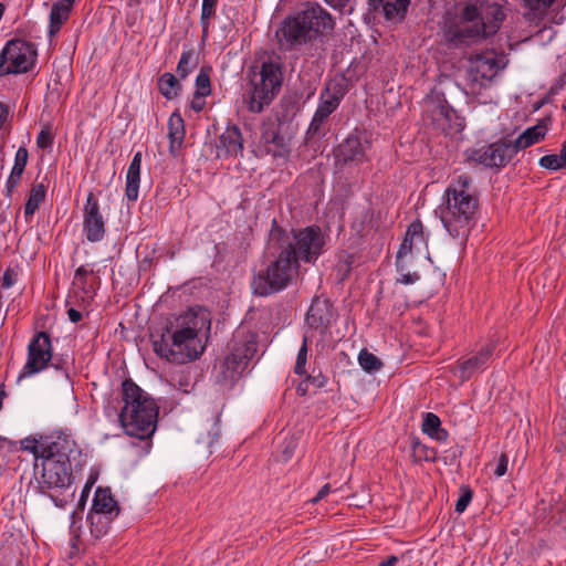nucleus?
Returning a JSON list of instances; mask_svg holds the SVG:
<instances>
[{"instance_id": "23", "label": "nucleus", "mask_w": 566, "mask_h": 566, "mask_svg": "<svg viewBox=\"0 0 566 566\" xmlns=\"http://www.w3.org/2000/svg\"><path fill=\"white\" fill-rule=\"evenodd\" d=\"M365 157V145L361 143L359 136L354 134L344 139L336 150V158L343 164H359L364 161Z\"/></svg>"}, {"instance_id": "4", "label": "nucleus", "mask_w": 566, "mask_h": 566, "mask_svg": "<svg viewBox=\"0 0 566 566\" xmlns=\"http://www.w3.org/2000/svg\"><path fill=\"white\" fill-rule=\"evenodd\" d=\"M472 181L469 175L452 179L446 190V201L440 207L441 222L455 239L469 232L479 207V198L471 190Z\"/></svg>"}, {"instance_id": "28", "label": "nucleus", "mask_w": 566, "mask_h": 566, "mask_svg": "<svg viewBox=\"0 0 566 566\" xmlns=\"http://www.w3.org/2000/svg\"><path fill=\"white\" fill-rule=\"evenodd\" d=\"M92 510L96 514H108L117 516L119 513L118 503L114 500L108 488H98L95 491Z\"/></svg>"}, {"instance_id": "1", "label": "nucleus", "mask_w": 566, "mask_h": 566, "mask_svg": "<svg viewBox=\"0 0 566 566\" xmlns=\"http://www.w3.org/2000/svg\"><path fill=\"white\" fill-rule=\"evenodd\" d=\"M210 329V314L207 310L189 308L170 323L158 338L153 339L154 352L175 364H185L197 359L203 352V347H196L198 334L203 329Z\"/></svg>"}, {"instance_id": "38", "label": "nucleus", "mask_w": 566, "mask_h": 566, "mask_svg": "<svg viewBox=\"0 0 566 566\" xmlns=\"http://www.w3.org/2000/svg\"><path fill=\"white\" fill-rule=\"evenodd\" d=\"M210 67H201L199 74L196 77V92L198 96H208L211 93L210 86Z\"/></svg>"}, {"instance_id": "57", "label": "nucleus", "mask_w": 566, "mask_h": 566, "mask_svg": "<svg viewBox=\"0 0 566 566\" xmlns=\"http://www.w3.org/2000/svg\"><path fill=\"white\" fill-rule=\"evenodd\" d=\"M331 492V485L326 483L321 488V490L317 492L316 496L311 500L312 503H317L322 499H324L328 493Z\"/></svg>"}, {"instance_id": "31", "label": "nucleus", "mask_w": 566, "mask_h": 566, "mask_svg": "<svg viewBox=\"0 0 566 566\" xmlns=\"http://www.w3.org/2000/svg\"><path fill=\"white\" fill-rule=\"evenodd\" d=\"M55 440V437L40 436L39 438L28 437L21 440V450L29 451L34 455L35 462L42 460L45 455L46 448Z\"/></svg>"}, {"instance_id": "33", "label": "nucleus", "mask_w": 566, "mask_h": 566, "mask_svg": "<svg viewBox=\"0 0 566 566\" xmlns=\"http://www.w3.org/2000/svg\"><path fill=\"white\" fill-rule=\"evenodd\" d=\"M199 63V56L196 53L195 49L185 50L181 53L180 60L177 64V74L180 80L186 78L192 70L197 67Z\"/></svg>"}, {"instance_id": "51", "label": "nucleus", "mask_w": 566, "mask_h": 566, "mask_svg": "<svg viewBox=\"0 0 566 566\" xmlns=\"http://www.w3.org/2000/svg\"><path fill=\"white\" fill-rule=\"evenodd\" d=\"M14 277H15V273L13 272V270L7 269L2 276L1 286L3 289L11 287L14 284Z\"/></svg>"}, {"instance_id": "6", "label": "nucleus", "mask_w": 566, "mask_h": 566, "mask_svg": "<svg viewBox=\"0 0 566 566\" xmlns=\"http://www.w3.org/2000/svg\"><path fill=\"white\" fill-rule=\"evenodd\" d=\"M325 243V235L317 226L286 230L276 219L272 220L269 248L284 250L298 265L300 262L314 263L322 254Z\"/></svg>"}, {"instance_id": "46", "label": "nucleus", "mask_w": 566, "mask_h": 566, "mask_svg": "<svg viewBox=\"0 0 566 566\" xmlns=\"http://www.w3.org/2000/svg\"><path fill=\"white\" fill-rule=\"evenodd\" d=\"M354 262V255L348 253H342L338 258L337 268L339 272H343L342 280L349 273L352 264Z\"/></svg>"}, {"instance_id": "59", "label": "nucleus", "mask_w": 566, "mask_h": 566, "mask_svg": "<svg viewBox=\"0 0 566 566\" xmlns=\"http://www.w3.org/2000/svg\"><path fill=\"white\" fill-rule=\"evenodd\" d=\"M67 316H69V319L72 322V323H77L81 321L82 318V314L81 312H78L77 310L71 307L69 308L67 311Z\"/></svg>"}, {"instance_id": "41", "label": "nucleus", "mask_w": 566, "mask_h": 566, "mask_svg": "<svg viewBox=\"0 0 566 566\" xmlns=\"http://www.w3.org/2000/svg\"><path fill=\"white\" fill-rule=\"evenodd\" d=\"M305 378L307 382H310L312 392L314 394L324 388L328 382V378L319 370L316 374L315 370H313L311 374L306 375Z\"/></svg>"}, {"instance_id": "54", "label": "nucleus", "mask_w": 566, "mask_h": 566, "mask_svg": "<svg viewBox=\"0 0 566 566\" xmlns=\"http://www.w3.org/2000/svg\"><path fill=\"white\" fill-rule=\"evenodd\" d=\"M203 97L205 96H198L197 93H193V98L190 103V106L195 112L199 113L203 109V107H205Z\"/></svg>"}, {"instance_id": "55", "label": "nucleus", "mask_w": 566, "mask_h": 566, "mask_svg": "<svg viewBox=\"0 0 566 566\" xmlns=\"http://www.w3.org/2000/svg\"><path fill=\"white\" fill-rule=\"evenodd\" d=\"M419 274L417 272H413L401 274V277L398 281L402 284H413L417 281H419Z\"/></svg>"}, {"instance_id": "47", "label": "nucleus", "mask_w": 566, "mask_h": 566, "mask_svg": "<svg viewBox=\"0 0 566 566\" xmlns=\"http://www.w3.org/2000/svg\"><path fill=\"white\" fill-rule=\"evenodd\" d=\"M422 230H423V227H422L421 221L416 220V221L411 222L410 226L408 227L407 232H406V238H411V241L413 240L415 237L421 238Z\"/></svg>"}, {"instance_id": "37", "label": "nucleus", "mask_w": 566, "mask_h": 566, "mask_svg": "<svg viewBox=\"0 0 566 566\" xmlns=\"http://www.w3.org/2000/svg\"><path fill=\"white\" fill-rule=\"evenodd\" d=\"M218 0H202L200 24L202 28V35L206 36L209 31V20L216 14V7Z\"/></svg>"}, {"instance_id": "11", "label": "nucleus", "mask_w": 566, "mask_h": 566, "mask_svg": "<svg viewBox=\"0 0 566 566\" xmlns=\"http://www.w3.org/2000/svg\"><path fill=\"white\" fill-rule=\"evenodd\" d=\"M256 338L251 335L248 338L235 342L231 353L221 365V380L233 382L239 379L256 353Z\"/></svg>"}, {"instance_id": "63", "label": "nucleus", "mask_w": 566, "mask_h": 566, "mask_svg": "<svg viewBox=\"0 0 566 566\" xmlns=\"http://www.w3.org/2000/svg\"><path fill=\"white\" fill-rule=\"evenodd\" d=\"M116 412H117V407H116V406H114V407H112V408H108V410H107V416H108V417H112V416H113V413H116Z\"/></svg>"}, {"instance_id": "32", "label": "nucleus", "mask_w": 566, "mask_h": 566, "mask_svg": "<svg viewBox=\"0 0 566 566\" xmlns=\"http://www.w3.org/2000/svg\"><path fill=\"white\" fill-rule=\"evenodd\" d=\"M422 431L438 441H446L448 438V431L441 428L440 418L432 412L426 413L422 421Z\"/></svg>"}, {"instance_id": "18", "label": "nucleus", "mask_w": 566, "mask_h": 566, "mask_svg": "<svg viewBox=\"0 0 566 566\" xmlns=\"http://www.w3.org/2000/svg\"><path fill=\"white\" fill-rule=\"evenodd\" d=\"M432 123L444 134L459 133L463 129V118L448 104L444 98L430 101L428 104Z\"/></svg>"}, {"instance_id": "42", "label": "nucleus", "mask_w": 566, "mask_h": 566, "mask_svg": "<svg viewBox=\"0 0 566 566\" xmlns=\"http://www.w3.org/2000/svg\"><path fill=\"white\" fill-rule=\"evenodd\" d=\"M525 8L533 12H545L556 0H522Z\"/></svg>"}, {"instance_id": "22", "label": "nucleus", "mask_w": 566, "mask_h": 566, "mask_svg": "<svg viewBox=\"0 0 566 566\" xmlns=\"http://www.w3.org/2000/svg\"><path fill=\"white\" fill-rule=\"evenodd\" d=\"M243 151V137L238 126H228L219 137L217 157L228 158Z\"/></svg>"}, {"instance_id": "3", "label": "nucleus", "mask_w": 566, "mask_h": 566, "mask_svg": "<svg viewBox=\"0 0 566 566\" xmlns=\"http://www.w3.org/2000/svg\"><path fill=\"white\" fill-rule=\"evenodd\" d=\"M122 400L125 406L117 413L126 434L140 440L151 437L156 430L159 407L133 379L122 382Z\"/></svg>"}, {"instance_id": "7", "label": "nucleus", "mask_w": 566, "mask_h": 566, "mask_svg": "<svg viewBox=\"0 0 566 566\" xmlns=\"http://www.w3.org/2000/svg\"><path fill=\"white\" fill-rule=\"evenodd\" d=\"M480 11L473 3L463 7L454 3L446 9L440 22V30L448 45L469 46L483 39V28L479 27Z\"/></svg>"}, {"instance_id": "20", "label": "nucleus", "mask_w": 566, "mask_h": 566, "mask_svg": "<svg viewBox=\"0 0 566 566\" xmlns=\"http://www.w3.org/2000/svg\"><path fill=\"white\" fill-rule=\"evenodd\" d=\"M83 230L87 241L98 242L105 235V222L99 210L98 201L93 192H88L83 209Z\"/></svg>"}, {"instance_id": "52", "label": "nucleus", "mask_w": 566, "mask_h": 566, "mask_svg": "<svg viewBox=\"0 0 566 566\" xmlns=\"http://www.w3.org/2000/svg\"><path fill=\"white\" fill-rule=\"evenodd\" d=\"M412 250V241H411V238H406L403 239L400 248H399V251H398V254H397V259L399 260L400 258H402V255H406L408 253H410Z\"/></svg>"}, {"instance_id": "21", "label": "nucleus", "mask_w": 566, "mask_h": 566, "mask_svg": "<svg viewBox=\"0 0 566 566\" xmlns=\"http://www.w3.org/2000/svg\"><path fill=\"white\" fill-rule=\"evenodd\" d=\"M333 305L327 298L314 297L306 314V323L311 328L325 333L333 319Z\"/></svg>"}, {"instance_id": "29", "label": "nucleus", "mask_w": 566, "mask_h": 566, "mask_svg": "<svg viewBox=\"0 0 566 566\" xmlns=\"http://www.w3.org/2000/svg\"><path fill=\"white\" fill-rule=\"evenodd\" d=\"M75 0H62L53 3L50 12L49 34L55 35L69 19Z\"/></svg>"}, {"instance_id": "50", "label": "nucleus", "mask_w": 566, "mask_h": 566, "mask_svg": "<svg viewBox=\"0 0 566 566\" xmlns=\"http://www.w3.org/2000/svg\"><path fill=\"white\" fill-rule=\"evenodd\" d=\"M22 172H17L14 170H11V174L7 180V190L8 193H10L20 182Z\"/></svg>"}, {"instance_id": "27", "label": "nucleus", "mask_w": 566, "mask_h": 566, "mask_svg": "<svg viewBox=\"0 0 566 566\" xmlns=\"http://www.w3.org/2000/svg\"><path fill=\"white\" fill-rule=\"evenodd\" d=\"M185 123L178 112L171 114L168 119V137H169V151L175 157L178 155L184 138H185Z\"/></svg>"}, {"instance_id": "9", "label": "nucleus", "mask_w": 566, "mask_h": 566, "mask_svg": "<svg viewBox=\"0 0 566 566\" xmlns=\"http://www.w3.org/2000/svg\"><path fill=\"white\" fill-rule=\"evenodd\" d=\"M282 67L274 61L263 62L260 71V81H252V91L249 101V111L261 113L277 95L282 85Z\"/></svg>"}, {"instance_id": "44", "label": "nucleus", "mask_w": 566, "mask_h": 566, "mask_svg": "<svg viewBox=\"0 0 566 566\" xmlns=\"http://www.w3.org/2000/svg\"><path fill=\"white\" fill-rule=\"evenodd\" d=\"M461 490L462 494L458 499L454 507L457 513H463L468 505L470 504L473 496V493L469 486H462Z\"/></svg>"}, {"instance_id": "5", "label": "nucleus", "mask_w": 566, "mask_h": 566, "mask_svg": "<svg viewBox=\"0 0 566 566\" xmlns=\"http://www.w3.org/2000/svg\"><path fill=\"white\" fill-rule=\"evenodd\" d=\"M75 441L57 434L46 448L40 462H34V475L41 493L51 489H67L72 484V458L76 453Z\"/></svg>"}, {"instance_id": "49", "label": "nucleus", "mask_w": 566, "mask_h": 566, "mask_svg": "<svg viewBox=\"0 0 566 566\" xmlns=\"http://www.w3.org/2000/svg\"><path fill=\"white\" fill-rule=\"evenodd\" d=\"M295 449H296L295 440L293 438L286 440V443L282 449L283 461L290 460L293 457Z\"/></svg>"}, {"instance_id": "60", "label": "nucleus", "mask_w": 566, "mask_h": 566, "mask_svg": "<svg viewBox=\"0 0 566 566\" xmlns=\"http://www.w3.org/2000/svg\"><path fill=\"white\" fill-rule=\"evenodd\" d=\"M8 115H9L8 106L0 102V128L4 125Z\"/></svg>"}, {"instance_id": "64", "label": "nucleus", "mask_w": 566, "mask_h": 566, "mask_svg": "<svg viewBox=\"0 0 566 566\" xmlns=\"http://www.w3.org/2000/svg\"><path fill=\"white\" fill-rule=\"evenodd\" d=\"M216 440V437H212L209 441H208V444L211 446L212 442Z\"/></svg>"}, {"instance_id": "48", "label": "nucleus", "mask_w": 566, "mask_h": 566, "mask_svg": "<svg viewBox=\"0 0 566 566\" xmlns=\"http://www.w3.org/2000/svg\"><path fill=\"white\" fill-rule=\"evenodd\" d=\"M507 464H509V458L505 453H501L499 460H497V463H496V468L494 470V474L496 476H503L506 471H507Z\"/></svg>"}, {"instance_id": "13", "label": "nucleus", "mask_w": 566, "mask_h": 566, "mask_svg": "<svg viewBox=\"0 0 566 566\" xmlns=\"http://www.w3.org/2000/svg\"><path fill=\"white\" fill-rule=\"evenodd\" d=\"M469 63L467 80L472 92L489 86L500 70L493 53L475 54L469 59Z\"/></svg>"}, {"instance_id": "25", "label": "nucleus", "mask_w": 566, "mask_h": 566, "mask_svg": "<svg viewBox=\"0 0 566 566\" xmlns=\"http://www.w3.org/2000/svg\"><path fill=\"white\" fill-rule=\"evenodd\" d=\"M548 119H541L536 125L526 128L514 142H511V145L514 147L515 153L521 149H525L539 140L544 139L548 127Z\"/></svg>"}, {"instance_id": "45", "label": "nucleus", "mask_w": 566, "mask_h": 566, "mask_svg": "<svg viewBox=\"0 0 566 566\" xmlns=\"http://www.w3.org/2000/svg\"><path fill=\"white\" fill-rule=\"evenodd\" d=\"M53 139L54 137L50 127H45L39 133L36 137V146L41 149H46L52 146Z\"/></svg>"}, {"instance_id": "26", "label": "nucleus", "mask_w": 566, "mask_h": 566, "mask_svg": "<svg viewBox=\"0 0 566 566\" xmlns=\"http://www.w3.org/2000/svg\"><path fill=\"white\" fill-rule=\"evenodd\" d=\"M142 159V151H137L134 155L126 172L125 195L129 201H136L138 199Z\"/></svg>"}, {"instance_id": "43", "label": "nucleus", "mask_w": 566, "mask_h": 566, "mask_svg": "<svg viewBox=\"0 0 566 566\" xmlns=\"http://www.w3.org/2000/svg\"><path fill=\"white\" fill-rule=\"evenodd\" d=\"M28 158H29L28 149L24 146L19 147L15 153L14 165L12 167V170L23 174L27 163H28Z\"/></svg>"}, {"instance_id": "16", "label": "nucleus", "mask_w": 566, "mask_h": 566, "mask_svg": "<svg viewBox=\"0 0 566 566\" xmlns=\"http://www.w3.org/2000/svg\"><path fill=\"white\" fill-rule=\"evenodd\" d=\"M261 145L266 155L274 160H289L291 154V140L281 134V125L269 120L261 128Z\"/></svg>"}, {"instance_id": "35", "label": "nucleus", "mask_w": 566, "mask_h": 566, "mask_svg": "<svg viewBox=\"0 0 566 566\" xmlns=\"http://www.w3.org/2000/svg\"><path fill=\"white\" fill-rule=\"evenodd\" d=\"M46 188L43 184L34 185L29 193L28 200L24 205V214L25 217L33 216L38 210L40 203L45 198Z\"/></svg>"}, {"instance_id": "53", "label": "nucleus", "mask_w": 566, "mask_h": 566, "mask_svg": "<svg viewBox=\"0 0 566 566\" xmlns=\"http://www.w3.org/2000/svg\"><path fill=\"white\" fill-rule=\"evenodd\" d=\"M93 273V270H87L84 265L80 266L75 271V280H78L82 285L86 284V275Z\"/></svg>"}, {"instance_id": "61", "label": "nucleus", "mask_w": 566, "mask_h": 566, "mask_svg": "<svg viewBox=\"0 0 566 566\" xmlns=\"http://www.w3.org/2000/svg\"><path fill=\"white\" fill-rule=\"evenodd\" d=\"M564 80L563 78H559L557 82H555L552 87L549 88V93L551 94H556L557 92H559L560 90H563L564 87Z\"/></svg>"}, {"instance_id": "10", "label": "nucleus", "mask_w": 566, "mask_h": 566, "mask_svg": "<svg viewBox=\"0 0 566 566\" xmlns=\"http://www.w3.org/2000/svg\"><path fill=\"white\" fill-rule=\"evenodd\" d=\"M35 57L33 43L21 39L8 41L0 53V76L27 73L35 63Z\"/></svg>"}, {"instance_id": "14", "label": "nucleus", "mask_w": 566, "mask_h": 566, "mask_svg": "<svg viewBox=\"0 0 566 566\" xmlns=\"http://www.w3.org/2000/svg\"><path fill=\"white\" fill-rule=\"evenodd\" d=\"M52 358V345L50 335L46 332H38L28 346V359L18 377L22 378L32 376L43 370Z\"/></svg>"}, {"instance_id": "62", "label": "nucleus", "mask_w": 566, "mask_h": 566, "mask_svg": "<svg viewBox=\"0 0 566 566\" xmlns=\"http://www.w3.org/2000/svg\"><path fill=\"white\" fill-rule=\"evenodd\" d=\"M397 562L398 557L392 555L388 557L386 560L381 562L378 566H396Z\"/></svg>"}, {"instance_id": "30", "label": "nucleus", "mask_w": 566, "mask_h": 566, "mask_svg": "<svg viewBox=\"0 0 566 566\" xmlns=\"http://www.w3.org/2000/svg\"><path fill=\"white\" fill-rule=\"evenodd\" d=\"M409 4L410 0H368L369 9L373 11L381 9L386 19H394L405 13Z\"/></svg>"}, {"instance_id": "17", "label": "nucleus", "mask_w": 566, "mask_h": 566, "mask_svg": "<svg viewBox=\"0 0 566 566\" xmlns=\"http://www.w3.org/2000/svg\"><path fill=\"white\" fill-rule=\"evenodd\" d=\"M495 343L490 340L476 352L457 360L451 371L460 378V380H469L475 373L483 371L493 356Z\"/></svg>"}, {"instance_id": "19", "label": "nucleus", "mask_w": 566, "mask_h": 566, "mask_svg": "<svg viewBox=\"0 0 566 566\" xmlns=\"http://www.w3.org/2000/svg\"><path fill=\"white\" fill-rule=\"evenodd\" d=\"M432 123L444 134L459 133L463 129V118L448 104L444 98L430 101L428 104Z\"/></svg>"}, {"instance_id": "58", "label": "nucleus", "mask_w": 566, "mask_h": 566, "mask_svg": "<svg viewBox=\"0 0 566 566\" xmlns=\"http://www.w3.org/2000/svg\"><path fill=\"white\" fill-rule=\"evenodd\" d=\"M328 6H331L334 9L342 10L344 7L347 6L349 0H324Z\"/></svg>"}, {"instance_id": "39", "label": "nucleus", "mask_w": 566, "mask_h": 566, "mask_svg": "<svg viewBox=\"0 0 566 566\" xmlns=\"http://www.w3.org/2000/svg\"><path fill=\"white\" fill-rule=\"evenodd\" d=\"M539 166L548 170H558L566 167L560 155L555 154L543 156L539 159Z\"/></svg>"}, {"instance_id": "2", "label": "nucleus", "mask_w": 566, "mask_h": 566, "mask_svg": "<svg viewBox=\"0 0 566 566\" xmlns=\"http://www.w3.org/2000/svg\"><path fill=\"white\" fill-rule=\"evenodd\" d=\"M334 27L332 15L319 4L313 3L286 15L275 31V38L281 50L291 52L332 32Z\"/></svg>"}, {"instance_id": "8", "label": "nucleus", "mask_w": 566, "mask_h": 566, "mask_svg": "<svg viewBox=\"0 0 566 566\" xmlns=\"http://www.w3.org/2000/svg\"><path fill=\"white\" fill-rule=\"evenodd\" d=\"M277 256L264 270L259 271L251 283L254 294L268 296L277 293L293 281L298 273L300 265L282 249H273Z\"/></svg>"}, {"instance_id": "36", "label": "nucleus", "mask_w": 566, "mask_h": 566, "mask_svg": "<svg viewBox=\"0 0 566 566\" xmlns=\"http://www.w3.org/2000/svg\"><path fill=\"white\" fill-rule=\"evenodd\" d=\"M358 363L367 373L378 371L382 367V361L366 348L360 350L358 355Z\"/></svg>"}, {"instance_id": "40", "label": "nucleus", "mask_w": 566, "mask_h": 566, "mask_svg": "<svg viewBox=\"0 0 566 566\" xmlns=\"http://www.w3.org/2000/svg\"><path fill=\"white\" fill-rule=\"evenodd\" d=\"M306 361H307V337L305 336L303 338V344H302V346L298 350L297 357H296L294 373L297 375H305L306 374V370H305Z\"/></svg>"}, {"instance_id": "34", "label": "nucleus", "mask_w": 566, "mask_h": 566, "mask_svg": "<svg viewBox=\"0 0 566 566\" xmlns=\"http://www.w3.org/2000/svg\"><path fill=\"white\" fill-rule=\"evenodd\" d=\"M158 87L167 99L177 97L181 90L178 78L172 73H164L158 80Z\"/></svg>"}, {"instance_id": "24", "label": "nucleus", "mask_w": 566, "mask_h": 566, "mask_svg": "<svg viewBox=\"0 0 566 566\" xmlns=\"http://www.w3.org/2000/svg\"><path fill=\"white\" fill-rule=\"evenodd\" d=\"M505 18V13L501 6L493 3L488 6L484 12H480L478 18L479 27H482L483 39L495 34Z\"/></svg>"}, {"instance_id": "15", "label": "nucleus", "mask_w": 566, "mask_h": 566, "mask_svg": "<svg viewBox=\"0 0 566 566\" xmlns=\"http://www.w3.org/2000/svg\"><path fill=\"white\" fill-rule=\"evenodd\" d=\"M516 155L511 142H496L486 147L472 149L468 154V160L481 164L489 168L506 166Z\"/></svg>"}, {"instance_id": "12", "label": "nucleus", "mask_w": 566, "mask_h": 566, "mask_svg": "<svg viewBox=\"0 0 566 566\" xmlns=\"http://www.w3.org/2000/svg\"><path fill=\"white\" fill-rule=\"evenodd\" d=\"M344 95L345 90L340 82L333 81L326 84L321 93L318 107L308 126L306 133L308 137L321 134L324 123L329 115L337 109Z\"/></svg>"}, {"instance_id": "56", "label": "nucleus", "mask_w": 566, "mask_h": 566, "mask_svg": "<svg viewBox=\"0 0 566 566\" xmlns=\"http://www.w3.org/2000/svg\"><path fill=\"white\" fill-rule=\"evenodd\" d=\"M311 391H312V387H311L310 382H307L306 378H305V379H303V380L298 384V386H297V388H296V392H297L300 396H302V397H303V396H306V395H307L308 392H311Z\"/></svg>"}]
</instances>
